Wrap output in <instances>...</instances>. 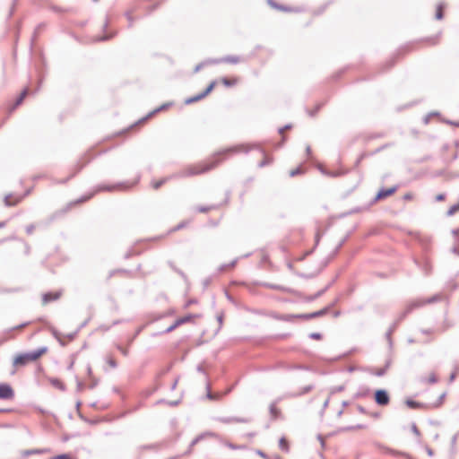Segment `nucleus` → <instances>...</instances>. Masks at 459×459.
Here are the masks:
<instances>
[{
  "instance_id": "1",
  "label": "nucleus",
  "mask_w": 459,
  "mask_h": 459,
  "mask_svg": "<svg viewBox=\"0 0 459 459\" xmlns=\"http://www.w3.org/2000/svg\"><path fill=\"white\" fill-rule=\"evenodd\" d=\"M248 152V149L245 145H238V146H234V147L223 150V151L218 152L217 154H215L212 158V160L208 162L200 163V164L192 165V166L187 167L186 169H185L182 171V176L188 177V176H195V175H200V174L205 173V172L209 171L210 169L215 168L221 161V160L220 159L221 156L226 155V154H231V153H237V152Z\"/></svg>"
},
{
  "instance_id": "2",
  "label": "nucleus",
  "mask_w": 459,
  "mask_h": 459,
  "mask_svg": "<svg viewBox=\"0 0 459 459\" xmlns=\"http://www.w3.org/2000/svg\"><path fill=\"white\" fill-rule=\"evenodd\" d=\"M47 351H48V349L46 347H42V348H39L38 350L27 352V353L19 354L13 359V365L14 366H24L30 361H35L40 356H42L44 353H46Z\"/></svg>"
},
{
  "instance_id": "3",
  "label": "nucleus",
  "mask_w": 459,
  "mask_h": 459,
  "mask_svg": "<svg viewBox=\"0 0 459 459\" xmlns=\"http://www.w3.org/2000/svg\"><path fill=\"white\" fill-rule=\"evenodd\" d=\"M440 299H441V296L437 294V295H434L430 299H416V300H413V301L410 302L407 305L405 310L399 316V317L397 319V323L402 321L413 309L420 307L424 306L425 304L433 303V302H436V301L440 300Z\"/></svg>"
},
{
  "instance_id": "4",
  "label": "nucleus",
  "mask_w": 459,
  "mask_h": 459,
  "mask_svg": "<svg viewBox=\"0 0 459 459\" xmlns=\"http://www.w3.org/2000/svg\"><path fill=\"white\" fill-rule=\"evenodd\" d=\"M375 400L378 405L385 406L390 402L389 395L385 390L379 389L375 393Z\"/></svg>"
},
{
  "instance_id": "5",
  "label": "nucleus",
  "mask_w": 459,
  "mask_h": 459,
  "mask_svg": "<svg viewBox=\"0 0 459 459\" xmlns=\"http://www.w3.org/2000/svg\"><path fill=\"white\" fill-rule=\"evenodd\" d=\"M214 86H215V82H212L203 92L186 100V104H192L195 101H198V100L204 99L213 90Z\"/></svg>"
},
{
  "instance_id": "6",
  "label": "nucleus",
  "mask_w": 459,
  "mask_h": 459,
  "mask_svg": "<svg viewBox=\"0 0 459 459\" xmlns=\"http://www.w3.org/2000/svg\"><path fill=\"white\" fill-rule=\"evenodd\" d=\"M14 395L13 390L8 384H0V399H11Z\"/></svg>"
},
{
  "instance_id": "7",
  "label": "nucleus",
  "mask_w": 459,
  "mask_h": 459,
  "mask_svg": "<svg viewBox=\"0 0 459 459\" xmlns=\"http://www.w3.org/2000/svg\"><path fill=\"white\" fill-rule=\"evenodd\" d=\"M61 294H62L61 291L44 293L43 296H42V303H43V305H46V304H48V303H49L51 301L57 300L60 298Z\"/></svg>"
},
{
  "instance_id": "8",
  "label": "nucleus",
  "mask_w": 459,
  "mask_h": 459,
  "mask_svg": "<svg viewBox=\"0 0 459 459\" xmlns=\"http://www.w3.org/2000/svg\"><path fill=\"white\" fill-rule=\"evenodd\" d=\"M132 186L128 185L127 183H119L117 185L114 186H101L99 187L100 190H108V191H114V190H126L129 189Z\"/></svg>"
},
{
  "instance_id": "9",
  "label": "nucleus",
  "mask_w": 459,
  "mask_h": 459,
  "mask_svg": "<svg viewBox=\"0 0 459 459\" xmlns=\"http://www.w3.org/2000/svg\"><path fill=\"white\" fill-rule=\"evenodd\" d=\"M219 420L222 423H225V424H230V423H247L249 421L248 419H246V418H237V417H224V418H220Z\"/></svg>"
},
{
  "instance_id": "10",
  "label": "nucleus",
  "mask_w": 459,
  "mask_h": 459,
  "mask_svg": "<svg viewBox=\"0 0 459 459\" xmlns=\"http://www.w3.org/2000/svg\"><path fill=\"white\" fill-rule=\"evenodd\" d=\"M397 190V187L396 186H393V187H390L388 189H381L377 196H376V200H381V199H384L387 196H390L391 195H393L395 191Z\"/></svg>"
},
{
  "instance_id": "11",
  "label": "nucleus",
  "mask_w": 459,
  "mask_h": 459,
  "mask_svg": "<svg viewBox=\"0 0 459 459\" xmlns=\"http://www.w3.org/2000/svg\"><path fill=\"white\" fill-rule=\"evenodd\" d=\"M328 311V308L325 307V308H323L319 311H316V312H313V313H310V314H305V315H301L300 317H303V318H306V319H311V318H315V317H317V316H324L327 313Z\"/></svg>"
},
{
  "instance_id": "12",
  "label": "nucleus",
  "mask_w": 459,
  "mask_h": 459,
  "mask_svg": "<svg viewBox=\"0 0 459 459\" xmlns=\"http://www.w3.org/2000/svg\"><path fill=\"white\" fill-rule=\"evenodd\" d=\"M453 235L455 236V238H456L455 239V246L452 247V252L455 254V255H459V228L456 229V230H454L452 231Z\"/></svg>"
},
{
  "instance_id": "13",
  "label": "nucleus",
  "mask_w": 459,
  "mask_h": 459,
  "mask_svg": "<svg viewBox=\"0 0 459 459\" xmlns=\"http://www.w3.org/2000/svg\"><path fill=\"white\" fill-rule=\"evenodd\" d=\"M198 315L189 314L186 316L179 317L176 320V325H181L183 324L190 322L194 317H197Z\"/></svg>"
},
{
  "instance_id": "14",
  "label": "nucleus",
  "mask_w": 459,
  "mask_h": 459,
  "mask_svg": "<svg viewBox=\"0 0 459 459\" xmlns=\"http://www.w3.org/2000/svg\"><path fill=\"white\" fill-rule=\"evenodd\" d=\"M28 94V90L25 89L22 93L21 95L19 96V98L16 100L13 107L12 108V110H13L14 108H16L19 105H21L24 100V98L27 96Z\"/></svg>"
},
{
  "instance_id": "15",
  "label": "nucleus",
  "mask_w": 459,
  "mask_h": 459,
  "mask_svg": "<svg viewBox=\"0 0 459 459\" xmlns=\"http://www.w3.org/2000/svg\"><path fill=\"white\" fill-rule=\"evenodd\" d=\"M20 200L21 198H15V200L13 201V195H9L4 197V204L6 206H11L16 204Z\"/></svg>"
},
{
  "instance_id": "16",
  "label": "nucleus",
  "mask_w": 459,
  "mask_h": 459,
  "mask_svg": "<svg viewBox=\"0 0 459 459\" xmlns=\"http://www.w3.org/2000/svg\"><path fill=\"white\" fill-rule=\"evenodd\" d=\"M50 383L53 386L64 391L65 390V385L57 378H51Z\"/></svg>"
},
{
  "instance_id": "17",
  "label": "nucleus",
  "mask_w": 459,
  "mask_h": 459,
  "mask_svg": "<svg viewBox=\"0 0 459 459\" xmlns=\"http://www.w3.org/2000/svg\"><path fill=\"white\" fill-rule=\"evenodd\" d=\"M221 61L230 63V64H237L239 62V58L235 56H228L223 57Z\"/></svg>"
},
{
  "instance_id": "18",
  "label": "nucleus",
  "mask_w": 459,
  "mask_h": 459,
  "mask_svg": "<svg viewBox=\"0 0 459 459\" xmlns=\"http://www.w3.org/2000/svg\"><path fill=\"white\" fill-rule=\"evenodd\" d=\"M313 388H314V386L312 385H306L298 394H293V396H299V395L306 394L309 393Z\"/></svg>"
},
{
  "instance_id": "19",
  "label": "nucleus",
  "mask_w": 459,
  "mask_h": 459,
  "mask_svg": "<svg viewBox=\"0 0 459 459\" xmlns=\"http://www.w3.org/2000/svg\"><path fill=\"white\" fill-rule=\"evenodd\" d=\"M43 453V450H40V449H30V450H25L22 452V455L23 456H29V455H38V454H41Z\"/></svg>"
},
{
  "instance_id": "20",
  "label": "nucleus",
  "mask_w": 459,
  "mask_h": 459,
  "mask_svg": "<svg viewBox=\"0 0 459 459\" xmlns=\"http://www.w3.org/2000/svg\"><path fill=\"white\" fill-rule=\"evenodd\" d=\"M458 211H459V202H458L457 204H455L452 205V206L448 209V211H447L446 214H447V216H453V215H454L455 212H457Z\"/></svg>"
},
{
  "instance_id": "21",
  "label": "nucleus",
  "mask_w": 459,
  "mask_h": 459,
  "mask_svg": "<svg viewBox=\"0 0 459 459\" xmlns=\"http://www.w3.org/2000/svg\"><path fill=\"white\" fill-rule=\"evenodd\" d=\"M443 8H444V4H437V12H436V18L437 20H441L443 18Z\"/></svg>"
},
{
  "instance_id": "22",
  "label": "nucleus",
  "mask_w": 459,
  "mask_h": 459,
  "mask_svg": "<svg viewBox=\"0 0 459 459\" xmlns=\"http://www.w3.org/2000/svg\"><path fill=\"white\" fill-rule=\"evenodd\" d=\"M406 404H407L408 407L412 408V409H416V408L421 407V405L419 403H417L415 401H412V400H407L406 401Z\"/></svg>"
},
{
  "instance_id": "23",
  "label": "nucleus",
  "mask_w": 459,
  "mask_h": 459,
  "mask_svg": "<svg viewBox=\"0 0 459 459\" xmlns=\"http://www.w3.org/2000/svg\"><path fill=\"white\" fill-rule=\"evenodd\" d=\"M166 181H167V178H162V179H160V180H159V181H154V182L152 183V187H153L154 189H158V188H159V187H160V186H162Z\"/></svg>"
},
{
  "instance_id": "24",
  "label": "nucleus",
  "mask_w": 459,
  "mask_h": 459,
  "mask_svg": "<svg viewBox=\"0 0 459 459\" xmlns=\"http://www.w3.org/2000/svg\"><path fill=\"white\" fill-rule=\"evenodd\" d=\"M236 264H237V260H234V261H232L230 264H223V265H221V266L220 267V269H219V270H220L221 272H223V271H225V270H226V269H228V268L234 267Z\"/></svg>"
},
{
  "instance_id": "25",
  "label": "nucleus",
  "mask_w": 459,
  "mask_h": 459,
  "mask_svg": "<svg viewBox=\"0 0 459 459\" xmlns=\"http://www.w3.org/2000/svg\"><path fill=\"white\" fill-rule=\"evenodd\" d=\"M266 286L270 289H273V290H282V291H287L288 289L287 288H284L282 286H280V285H274V284H266Z\"/></svg>"
},
{
  "instance_id": "26",
  "label": "nucleus",
  "mask_w": 459,
  "mask_h": 459,
  "mask_svg": "<svg viewBox=\"0 0 459 459\" xmlns=\"http://www.w3.org/2000/svg\"><path fill=\"white\" fill-rule=\"evenodd\" d=\"M107 363L113 368L117 367V362L112 357L107 358Z\"/></svg>"
},
{
  "instance_id": "27",
  "label": "nucleus",
  "mask_w": 459,
  "mask_h": 459,
  "mask_svg": "<svg viewBox=\"0 0 459 459\" xmlns=\"http://www.w3.org/2000/svg\"><path fill=\"white\" fill-rule=\"evenodd\" d=\"M270 411H271V414L273 416V417H276L277 414H278V410L276 408V405L274 403L271 404L270 406Z\"/></svg>"
},
{
  "instance_id": "28",
  "label": "nucleus",
  "mask_w": 459,
  "mask_h": 459,
  "mask_svg": "<svg viewBox=\"0 0 459 459\" xmlns=\"http://www.w3.org/2000/svg\"><path fill=\"white\" fill-rule=\"evenodd\" d=\"M214 208V206H199L197 208V211L200 212H206L210 211L211 209Z\"/></svg>"
},
{
  "instance_id": "29",
  "label": "nucleus",
  "mask_w": 459,
  "mask_h": 459,
  "mask_svg": "<svg viewBox=\"0 0 459 459\" xmlns=\"http://www.w3.org/2000/svg\"><path fill=\"white\" fill-rule=\"evenodd\" d=\"M437 382V377L435 374H431L428 378V383L429 384H435Z\"/></svg>"
},
{
  "instance_id": "30",
  "label": "nucleus",
  "mask_w": 459,
  "mask_h": 459,
  "mask_svg": "<svg viewBox=\"0 0 459 459\" xmlns=\"http://www.w3.org/2000/svg\"><path fill=\"white\" fill-rule=\"evenodd\" d=\"M309 337L311 339L320 340L322 335L319 333H310Z\"/></svg>"
},
{
  "instance_id": "31",
  "label": "nucleus",
  "mask_w": 459,
  "mask_h": 459,
  "mask_svg": "<svg viewBox=\"0 0 459 459\" xmlns=\"http://www.w3.org/2000/svg\"><path fill=\"white\" fill-rule=\"evenodd\" d=\"M204 437L203 435H200L198 437H196L192 442H191V445L190 446H194L195 445H196L202 438Z\"/></svg>"
},
{
  "instance_id": "32",
  "label": "nucleus",
  "mask_w": 459,
  "mask_h": 459,
  "mask_svg": "<svg viewBox=\"0 0 459 459\" xmlns=\"http://www.w3.org/2000/svg\"><path fill=\"white\" fill-rule=\"evenodd\" d=\"M386 369L385 368H380L375 372V375L377 377H382L385 374Z\"/></svg>"
},
{
  "instance_id": "33",
  "label": "nucleus",
  "mask_w": 459,
  "mask_h": 459,
  "mask_svg": "<svg viewBox=\"0 0 459 459\" xmlns=\"http://www.w3.org/2000/svg\"><path fill=\"white\" fill-rule=\"evenodd\" d=\"M91 378V384L89 385V387L90 388H94L97 385H98V380L95 379L94 377H90Z\"/></svg>"
},
{
  "instance_id": "34",
  "label": "nucleus",
  "mask_w": 459,
  "mask_h": 459,
  "mask_svg": "<svg viewBox=\"0 0 459 459\" xmlns=\"http://www.w3.org/2000/svg\"><path fill=\"white\" fill-rule=\"evenodd\" d=\"M300 173H301L300 169H292V170L290 172V177H295V176H297V175H299V174H300Z\"/></svg>"
},
{
  "instance_id": "35",
  "label": "nucleus",
  "mask_w": 459,
  "mask_h": 459,
  "mask_svg": "<svg viewBox=\"0 0 459 459\" xmlns=\"http://www.w3.org/2000/svg\"><path fill=\"white\" fill-rule=\"evenodd\" d=\"M219 394H213L210 391L207 393V398L210 400H214L219 398Z\"/></svg>"
},
{
  "instance_id": "36",
  "label": "nucleus",
  "mask_w": 459,
  "mask_h": 459,
  "mask_svg": "<svg viewBox=\"0 0 459 459\" xmlns=\"http://www.w3.org/2000/svg\"><path fill=\"white\" fill-rule=\"evenodd\" d=\"M111 38H112V35H105L103 37L97 38L95 40L96 41H104V40H108V39H109Z\"/></svg>"
},
{
  "instance_id": "37",
  "label": "nucleus",
  "mask_w": 459,
  "mask_h": 459,
  "mask_svg": "<svg viewBox=\"0 0 459 459\" xmlns=\"http://www.w3.org/2000/svg\"><path fill=\"white\" fill-rule=\"evenodd\" d=\"M83 389H84V384L78 380L77 381V391L82 392Z\"/></svg>"
},
{
  "instance_id": "38",
  "label": "nucleus",
  "mask_w": 459,
  "mask_h": 459,
  "mask_svg": "<svg viewBox=\"0 0 459 459\" xmlns=\"http://www.w3.org/2000/svg\"><path fill=\"white\" fill-rule=\"evenodd\" d=\"M446 397V393H443L440 396H439V399H438V403L437 404H435L436 407L439 406L442 403H443V400L445 399Z\"/></svg>"
},
{
  "instance_id": "39",
  "label": "nucleus",
  "mask_w": 459,
  "mask_h": 459,
  "mask_svg": "<svg viewBox=\"0 0 459 459\" xmlns=\"http://www.w3.org/2000/svg\"><path fill=\"white\" fill-rule=\"evenodd\" d=\"M178 326L179 325H176V322H175L173 325H171L169 327L167 328L166 333H170Z\"/></svg>"
},
{
  "instance_id": "40",
  "label": "nucleus",
  "mask_w": 459,
  "mask_h": 459,
  "mask_svg": "<svg viewBox=\"0 0 459 459\" xmlns=\"http://www.w3.org/2000/svg\"><path fill=\"white\" fill-rule=\"evenodd\" d=\"M286 445H287V442H286L285 438H283V437L281 438L280 439V447L281 449H284L286 447Z\"/></svg>"
},
{
  "instance_id": "41",
  "label": "nucleus",
  "mask_w": 459,
  "mask_h": 459,
  "mask_svg": "<svg viewBox=\"0 0 459 459\" xmlns=\"http://www.w3.org/2000/svg\"><path fill=\"white\" fill-rule=\"evenodd\" d=\"M411 430H412V432H413L415 435H417V436H419V435H420V430L418 429V428H417V426H416L415 424H412V426H411Z\"/></svg>"
},
{
  "instance_id": "42",
  "label": "nucleus",
  "mask_w": 459,
  "mask_h": 459,
  "mask_svg": "<svg viewBox=\"0 0 459 459\" xmlns=\"http://www.w3.org/2000/svg\"><path fill=\"white\" fill-rule=\"evenodd\" d=\"M34 230V225H29L26 227V232L28 234H31Z\"/></svg>"
},
{
  "instance_id": "43",
  "label": "nucleus",
  "mask_w": 459,
  "mask_h": 459,
  "mask_svg": "<svg viewBox=\"0 0 459 459\" xmlns=\"http://www.w3.org/2000/svg\"><path fill=\"white\" fill-rule=\"evenodd\" d=\"M445 197H446V196H445V195H444V194H439V195H437L436 196V200H437V202H440V201L445 200Z\"/></svg>"
},
{
  "instance_id": "44",
  "label": "nucleus",
  "mask_w": 459,
  "mask_h": 459,
  "mask_svg": "<svg viewBox=\"0 0 459 459\" xmlns=\"http://www.w3.org/2000/svg\"><path fill=\"white\" fill-rule=\"evenodd\" d=\"M87 374H88L89 377H92V369L90 365L87 366Z\"/></svg>"
},
{
  "instance_id": "45",
  "label": "nucleus",
  "mask_w": 459,
  "mask_h": 459,
  "mask_svg": "<svg viewBox=\"0 0 459 459\" xmlns=\"http://www.w3.org/2000/svg\"><path fill=\"white\" fill-rule=\"evenodd\" d=\"M126 18H127V20H128V22H129V26H131V25H132V22H133V20H132V16H131V13H130L129 12H127V13H126Z\"/></svg>"
},
{
  "instance_id": "46",
  "label": "nucleus",
  "mask_w": 459,
  "mask_h": 459,
  "mask_svg": "<svg viewBox=\"0 0 459 459\" xmlns=\"http://www.w3.org/2000/svg\"><path fill=\"white\" fill-rule=\"evenodd\" d=\"M223 83L226 85V86H231L233 84V82H231L230 80H228L227 78H224L222 80Z\"/></svg>"
},
{
  "instance_id": "47",
  "label": "nucleus",
  "mask_w": 459,
  "mask_h": 459,
  "mask_svg": "<svg viewBox=\"0 0 459 459\" xmlns=\"http://www.w3.org/2000/svg\"><path fill=\"white\" fill-rule=\"evenodd\" d=\"M426 452H427V454H428L429 456H433V455H434L433 450H432L430 447H429V446H427V447H426Z\"/></svg>"
},
{
  "instance_id": "48",
  "label": "nucleus",
  "mask_w": 459,
  "mask_h": 459,
  "mask_svg": "<svg viewBox=\"0 0 459 459\" xmlns=\"http://www.w3.org/2000/svg\"><path fill=\"white\" fill-rule=\"evenodd\" d=\"M456 377V371H454L449 377V382H453L455 379Z\"/></svg>"
},
{
  "instance_id": "49",
  "label": "nucleus",
  "mask_w": 459,
  "mask_h": 459,
  "mask_svg": "<svg viewBox=\"0 0 459 459\" xmlns=\"http://www.w3.org/2000/svg\"><path fill=\"white\" fill-rule=\"evenodd\" d=\"M270 161L268 160H264L259 163V167H264L268 164Z\"/></svg>"
},
{
  "instance_id": "50",
  "label": "nucleus",
  "mask_w": 459,
  "mask_h": 459,
  "mask_svg": "<svg viewBox=\"0 0 459 459\" xmlns=\"http://www.w3.org/2000/svg\"><path fill=\"white\" fill-rule=\"evenodd\" d=\"M403 198L405 200H411L412 198V195L408 193V194L404 195Z\"/></svg>"
},
{
  "instance_id": "51",
  "label": "nucleus",
  "mask_w": 459,
  "mask_h": 459,
  "mask_svg": "<svg viewBox=\"0 0 459 459\" xmlns=\"http://www.w3.org/2000/svg\"><path fill=\"white\" fill-rule=\"evenodd\" d=\"M321 171H322L324 174L331 175V176H333V177H337V176H339V175H340L339 173H333V174H329V173H327L326 171H325L324 169H321Z\"/></svg>"
},
{
  "instance_id": "52",
  "label": "nucleus",
  "mask_w": 459,
  "mask_h": 459,
  "mask_svg": "<svg viewBox=\"0 0 459 459\" xmlns=\"http://www.w3.org/2000/svg\"><path fill=\"white\" fill-rule=\"evenodd\" d=\"M118 349H119V351H121L125 356H126V355H127V350L123 349V348H122V347H120V346L118 347Z\"/></svg>"
},
{
  "instance_id": "53",
  "label": "nucleus",
  "mask_w": 459,
  "mask_h": 459,
  "mask_svg": "<svg viewBox=\"0 0 459 459\" xmlns=\"http://www.w3.org/2000/svg\"><path fill=\"white\" fill-rule=\"evenodd\" d=\"M326 289H327V288H325V289H324V290H322L318 291V292L316 294L315 298H317V297L321 296V295L325 291V290H326Z\"/></svg>"
},
{
  "instance_id": "54",
  "label": "nucleus",
  "mask_w": 459,
  "mask_h": 459,
  "mask_svg": "<svg viewBox=\"0 0 459 459\" xmlns=\"http://www.w3.org/2000/svg\"><path fill=\"white\" fill-rule=\"evenodd\" d=\"M87 162H88V160H87V161H85V162H83V163H82V164H81V165H78V168H77L76 172L80 171Z\"/></svg>"
},
{
  "instance_id": "55",
  "label": "nucleus",
  "mask_w": 459,
  "mask_h": 459,
  "mask_svg": "<svg viewBox=\"0 0 459 459\" xmlns=\"http://www.w3.org/2000/svg\"><path fill=\"white\" fill-rule=\"evenodd\" d=\"M289 128H290V126H286L285 127L279 129V133L282 134L284 132V130L289 129Z\"/></svg>"
},
{
  "instance_id": "56",
  "label": "nucleus",
  "mask_w": 459,
  "mask_h": 459,
  "mask_svg": "<svg viewBox=\"0 0 459 459\" xmlns=\"http://www.w3.org/2000/svg\"><path fill=\"white\" fill-rule=\"evenodd\" d=\"M202 67H203V64H199V65H197L195 66V73H196V72H198Z\"/></svg>"
},
{
  "instance_id": "57",
  "label": "nucleus",
  "mask_w": 459,
  "mask_h": 459,
  "mask_svg": "<svg viewBox=\"0 0 459 459\" xmlns=\"http://www.w3.org/2000/svg\"><path fill=\"white\" fill-rule=\"evenodd\" d=\"M256 453H257V455H259L260 456H262V457H265V455H264V452H262V451L258 450Z\"/></svg>"
},
{
  "instance_id": "58",
  "label": "nucleus",
  "mask_w": 459,
  "mask_h": 459,
  "mask_svg": "<svg viewBox=\"0 0 459 459\" xmlns=\"http://www.w3.org/2000/svg\"><path fill=\"white\" fill-rule=\"evenodd\" d=\"M447 124L454 125L455 126H459V123H455V122H452V121H447Z\"/></svg>"
},
{
  "instance_id": "59",
  "label": "nucleus",
  "mask_w": 459,
  "mask_h": 459,
  "mask_svg": "<svg viewBox=\"0 0 459 459\" xmlns=\"http://www.w3.org/2000/svg\"><path fill=\"white\" fill-rule=\"evenodd\" d=\"M328 403H329V398L324 403L323 407L326 408L328 406Z\"/></svg>"
},
{
  "instance_id": "60",
  "label": "nucleus",
  "mask_w": 459,
  "mask_h": 459,
  "mask_svg": "<svg viewBox=\"0 0 459 459\" xmlns=\"http://www.w3.org/2000/svg\"><path fill=\"white\" fill-rule=\"evenodd\" d=\"M229 446L232 449H237V448H239L238 446H235V445H232V444H230Z\"/></svg>"
},
{
  "instance_id": "61",
  "label": "nucleus",
  "mask_w": 459,
  "mask_h": 459,
  "mask_svg": "<svg viewBox=\"0 0 459 459\" xmlns=\"http://www.w3.org/2000/svg\"><path fill=\"white\" fill-rule=\"evenodd\" d=\"M306 152H307V153L308 155L310 154V152H311V148H310V146H307V147Z\"/></svg>"
},
{
  "instance_id": "62",
  "label": "nucleus",
  "mask_w": 459,
  "mask_h": 459,
  "mask_svg": "<svg viewBox=\"0 0 459 459\" xmlns=\"http://www.w3.org/2000/svg\"><path fill=\"white\" fill-rule=\"evenodd\" d=\"M218 321L220 324L222 323V316L221 315L218 316Z\"/></svg>"
},
{
  "instance_id": "63",
  "label": "nucleus",
  "mask_w": 459,
  "mask_h": 459,
  "mask_svg": "<svg viewBox=\"0 0 459 459\" xmlns=\"http://www.w3.org/2000/svg\"><path fill=\"white\" fill-rule=\"evenodd\" d=\"M177 383H178V381L176 380V381L174 382V384L172 385V389H174V388L176 387Z\"/></svg>"
},
{
  "instance_id": "64",
  "label": "nucleus",
  "mask_w": 459,
  "mask_h": 459,
  "mask_svg": "<svg viewBox=\"0 0 459 459\" xmlns=\"http://www.w3.org/2000/svg\"><path fill=\"white\" fill-rule=\"evenodd\" d=\"M455 371H459V366H456V367L455 368Z\"/></svg>"
}]
</instances>
